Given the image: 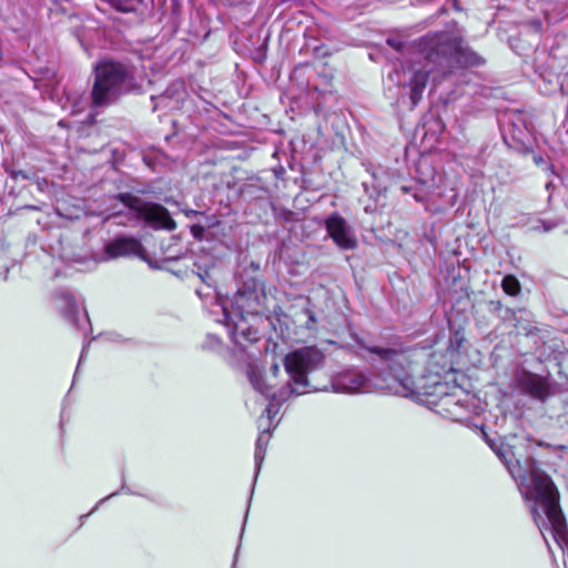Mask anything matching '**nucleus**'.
<instances>
[{
	"label": "nucleus",
	"mask_w": 568,
	"mask_h": 568,
	"mask_svg": "<svg viewBox=\"0 0 568 568\" xmlns=\"http://www.w3.org/2000/svg\"><path fill=\"white\" fill-rule=\"evenodd\" d=\"M247 377H248V381L252 384L253 388L256 392H258L260 394H262L265 397L271 396V389L265 384L264 377L257 368L250 366L248 371H247Z\"/></svg>",
	"instance_id": "obj_17"
},
{
	"label": "nucleus",
	"mask_w": 568,
	"mask_h": 568,
	"mask_svg": "<svg viewBox=\"0 0 568 568\" xmlns=\"http://www.w3.org/2000/svg\"><path fill=\"white\" fill-rule=\"evenodd\" d=\"M102 3L106 2V0H100Z\"/></svg>",
	"instance_id": "obj_32"
},
{
	"label": "nucleus",
	"mask_w": 568,
	"mask_h": 568,
	"mask_svg": "<svg viewBox=\"0 0 568 568\" xmlns=\"http://www.w3.org/2000/svg\"><path fill=\"white\" fill-rule=\"evenodd\" d=\"M387 44L394 48L396 51H402L404 48V43L397 39L389 38L387 39Z\"/></svg>",
	"instance_id": "obj_22"
},
{
	"label": "nucleus",
	"mask_w": 568,
	"mask_h": 568,
	"mask_svg": "<svg viewBox=\"0 0 568 568\" xmlns=\"http://www.w3.org/2000/svg\"><path fill=\"white\" fill-rule=\"evenodd\" d=\"M200 278L204 281V276L202 274H199Z\"/></svg>",
	"instance_id": "obj_31"
},
{
	"label": "nucleus",
	"mask_w": 568,
	"mask_h": 568,
	"mask_svg": "<svg viewBox=\"0 0 568 568\" xmlns=\"http://www.w3.org/2000/svg\"><path fill=\"white\" fill-rule=\"evenodd\" d=\"M305 313L307 314V317H308V321H307L306 325H307L308 328H311L313 326V324L316 323V318H315V316H314L312 311L306 310Z\"/></svg>",
	"instance_id": "obj_23"
},
{
	"label": "nucleus",
	"mask_w": 568,
	"mask_h": 568,
	"mask_svg": "<svg viewBox=\"0 0 568 568\" xmlns=\"http://www.w3.org/2000/svg\"><path fill=\"white\" fill-rule=\"evenodd\" d=\"M55 307L71 325L87 335L90 320L81 300L70 292L60 291L55 294Z\"/></svg>",
	"instance_id": "obj_7"
},
{
	"label": "nucleus",
	"mask_w": 568,
	"mask_h": 568,
	"mask_svg": "<svg viewBox=\"0 0 568 568\" xmlns=\"http://www.w3.org/2000/svg\"><path fill=\"white\" fill-rule=\"evenodd\" d=\"M225 324L230 327V337L240 347L244 346V343H254L258 341V332L248 325L244 316L231 315V313L224 308Z\"/></svg>",
	"instance_id": "obj_11"
},
{
	"label": "nucleus",
	"mask_w": 568,
	"mask_h": 568,
	"mask_svg": "<svg viewBox=\"0 0 568 568\" xmlns=\"http://www.w3.org/2000/svg\"><path fill=\"white\" fill-rule=\"evenodd\" d=\"M503 291L510 295L516 296L520 293V283L514 275H506L501 281Z\"/></svg>",
	"instance_id": "obj_21"
},
{
	"label": "nucleus",
	"mask_w": 568,
	"mask_h": 568,
	"mask_svg": "<svg viewBox=\"0 0 568 568\" xmlns=\"http://www.w3.org/2000/svg\"><path fill=\"white\" fill-rule=\"evenodd\" d=\"M233 568H235V562L233 564Z\"/></svg>",
	"instance_id": "obj_33"
},
{
	"label": "nucleus",
	"mask_w": 568,
	"mask_h": 568,
	"mask_svg": "<svg viewBox=\"0 0 568 568\" xmlns=\"http://www.w3.org/2000/svg\"><path fill=\"white\" fill-rule=\"evenodd\" d=\"M367 349L372 354H376L384 362L388 363L393 377V384H389L388 387L394 390L395 394L400 396L419 394V390L408 372L413 364L409 352L405 349L377 346L369 347Z\"/></svg>",
	"instance_id": "obj_5"
},
{
	"label": "nucleus",
	"mask_w": 568,
	"mask_h": 568,
	"mask_svg": "<svg viewBox=\"0 0 568 568\" xmlns=\"http://www.w3.org/2000/svg\"><path fill=\"white\" fill-rule=\"evenodd\" d=\"M503 463L520 485L526 486L524 497L529 503L534 521L546 539L549 531L555 541L564 548L568 542L567 526L559 506V493L548 475L541 471L531 457L524 462L513 459L514 453L509 446L495 448Z\"/></svg>",
	"instance_id": "obj_1"
},
{
	"label": "nucleus",
	"mask_w": 568,
	"mask_h": 568,
	"mask_svg": "<svg viewBox=\"0 0 568 568\" xmlns=\"http://www.w3.org/2000/svg\"><path fill=\"white\" fill-rule=\"evenodd\" d=\"M199 212L197 211H194V210H189L185 212L186 216H192V215H196Z\"/></svg>",
	"instance_id": "obj_26"
},
{
	"label": "nucleus",
	"mask_w": 568,
	"mask_h": 568,
	"mask_svg": "<svg viewBox=\"0 0 568 568\" xmlns=\"http://www.w3.org/2000/svg\"><path fill=\"white\" fill-rule=\"evenodd\" d=\"M514 384L520 393L540 402H545L551 395V384L549 379L526 369L516 371Z\"/></svg>",
	"instance_id": "obj_8"
},
{
	"label": "nucleus",
	"mask_w": 568,
	"mask_h": 568,
	"mask_svg": "<svg viewBox=\"0 0 568 568\" xmlns=\"http://www.w3.org/2000/svg\"><path fill=\"white\" fill-rule=\"evenodd\" d=\"M417 47L427 64L440 68L444 75L455 63L478 65L483 62L477 53L463 45L462 34L455 30L426 34L418 40Z\"/></svg>",
	"instance_id": "obj_3"
},
{
	"label": "nucleus",
	"mask_w": 568,
	"mask_h": 568,
	"mask_svg": "<svg viewBox=\"0 0 568 568\" xmlns=\"http://www.w3.org/2000/svg\"><path fill=\"white\" fill-rule=\"evenodd\" d=\"M202 232H203V227H201V226H192V234L195 237H200Z\"/></svg>",
	"instance_id": "obj_24"
},
{
	"label": "nucleus",
	"mask_w": 568,
	"mask_h": 568,
	"mask_svg": "<svg viewBox=\"0 0 568 568\" xmlns=\"http://www.w3.org/2000/svg\"><path fill=\"white\" fill-rule=\"evenodd\" d=\"M104 253H106V245L103 246V252L101 254H95L90 258L74 254L72 257H69V261L74 265H79L80 270H91L99 262H102L104 260Z\"/></svg>",
	"instance_id": "obj_18"
},
{
	"label": "nucleus",
	"mask_w": 568,
	"mask_h": 568,
	"mask_svg": "<svg viewBox=\"0 0 568 568\" xmlns=\"http://www.w3.org/2000/svg\"><path fill=\"white\" fill-rule=\"evenodd\" d=\"M232 307L236 315H263L267 311V296L264 287L256 281L246 282L234 294Z\"/></svg>",
	"instance_id": "obj_6"
},
{
	"label": "nucleus",
	"mask_w": 568,
	"mask_h": 568,
	"mask_svg": "<svg viewBox=\"0 0 568 568\" xmlns=\"http://www.w3.org/2000/svg\"><path fill=\"white\" fill-rule=\"evenodd\" d=\"M541 161H542V159H541V158H537V156H535V162H536V163H540Z\"/></svg>",
	"instance_id": "obj_30"
},
{
	"label": "nucleus",
	"mask_w": 568,
	"mask_h": 568,
	"mask_svg": "<svg viewBox=\"0 0 568 568\" xmlns=\"http://www.w3.org/2000/svg\"><path fill=\"white\" fill-rule=\"evenodd\" d=\"M134 77L123 64L109 61V103L134 89Z\"/></svg>",
	"instance_id": "obj_10"
},
{
	"label": "nucleus",
	"mask_w": 568,
	"mask_h": 568,
	"mask_svg": "<svg viewBox=\"0 0 568 568\" xmlns=\"http://www.w3.org/2000/svg\"><path fill=\"white\" fill-rule=\"evenodd\" d=\"M534 27L536 28V30H540L541 28V22L540 21H534Z\"/></svg>",
	"instance_id": "obj_28"
},
{
	"label": "nucleus",
	"mask_w": 568,
	"mask_h": 568,
	"mask_svg": "<svg viewBox=\"0 0 568 568\" xmlns=\"http://www.w3.org/2000/svg\"><path fill=\"white\" fill-rule=\"evenodd\" d=\"M271 435H272L271 426L267 425V427L260 433V435L256 439L255 453H254L255 477L257 476V474L261 470L263 460L265 458L266 446L270 442Z\"/></svg>",
	"instance_id": "obj_16"
},
{
	"label": "nucleus",
	"mask_w": 568,
	"mask_h": 568,
	"mask_svg": "<svg viewBox=\"0 0 568 568\" xmlns=\"http://www.w3.org/2000/svg\"><path fill=\"white\" fill-rule=\"evenodd\" d=\"M325 227L341 250H354L357 246V240L353 229L348 225L346 220L337 213L326 217Z\"/></svg>",
	"instance_id": "obj_9"
},
{
	"label": "nucleus",
	"mask_w": 568,
	"mask_h": 568,
	"mask_svg": "<svg viewBox=\"0 0 568 568\" xmlns=\"http://www.w3.org/2000/svg\"><path fill=\"white\" fill-rule=\"evenodd\" d=\"M332 385L335 392L359 393L368 390L367 378L357 371H347L339 374Z\"/></svg>",
	"instance_id": "obj_13"
},
{
	"label": "nucleus",
	"mask_w": 568,
	"mask_h": 568,
	"mask_svg": "<svg viewBox=\"0 0 568 568\" xmlns=\"http://www.w3.org/2000/svg\"><path fill=\"white\" fill-rule=\"evenodd\" d=\"M142 251L141 243L132 237H119L109 243V258L125 255H141Z\"/></svg>",
	"instance_id": "obj_15"
},
{
	"label": "nucleus",
	"mask_w": 568,
	"mask_h": 568,
	"mask_svg": "<svg viewBox=\"0 0 568 568\" xmlns=\"http://www.w3.org/2000/svg\"><path fill=\"white\" fill-rule=\"evenodd\" d=\"M271 369H272L273 375H274V376H276V375L278 374V372H280V366H278V364H274V365H272V368H271Z\"/></svg>",
	"instance_id": "obj_25"
},
{
	"label": "nucleus",
	"mask_w": 568,
	"mask_h": 568,
	"mask_svg": "<svg viewBox=\"0 0 568 568\" xmlns=\"http://www.w3.org/2000/svg\"><path fill=\"white\" fill-rule=\"evenodd\" d=\"M490 306H491V310L493 312L495 313H498V315L503 318V320H509V318H515L516 320V324L515 326L519 329H523L525 331L527 334L531 333V329L528 325H524L521 324V321L520 320H517L516 318V313L515 311L510 310V308H505L504 311V314H500V312L503 311V304L500 301H491L490 302Z\"/></svg>",
	"instance_id": "obj_19"
},
{
	"label": "nucleus",
	"mask_w": 568,
	"mask_h": 568,
	"mask_svg": "<svg viewBox=\"0 0 568 568\" xmlns=\"http://www.w3.org/2000/svg\"><path fill=\"white\" fill-rule=\"evenodd\" d=\"M116 199L121 201L128 212L124 214L123 211H109V220H114L115 224H124L122 221L124 216L130 220H143L155 229L168 231L176 229L175 221L164 206L155 203H145L140 197L130 193L120 194Z\"/></svg>",
	"instance_id": "obj_4"
},
{
	"label": "nucleus",
	"mask_w": 568,
	"mask_h": 568,
	"mask_svg": "<svg viewBox=\"0 0 568 568\" xmlns=\"http://www.w3.org/2000/svg\"><path fill=\"white\" fill-rule=\"evenodd\" d=\"M324 353L315 346H305L288 353L284 357L285 372L288 375L287 383L277 392L271 394L270 403L260 417V423L266 415L268 426L272 418L278 413V405L286 402L292 395H302L312 390H320L311 385L308 374L323 367Z\"/></svg>",
	"instance_id": "obj_2"
},
{
	"label": "nucleus",
	"mask_w": 568,
	"mask_h": 568,
	"mask_svg": "<svg viewBox=\"0 0 568 568\" xmlns=\"http://www.w3.org/2000/svg\"><path fill=\"white\" fill-rule=\"evenodd\" d=\"M85 352H87V346H83V349H82V353H81V356H80V359H79V364L82 363Z\"/></svg>",
	"instance_id": "obj_27"
},
{
	"label": "nucleus",
	"mask_w": 568,
	"mask_h": 568,
	"mask_svg": "<svg viewBox=\"0 0 568 568\" xmlns=\"http://www.w3.org/2000/svg\"><path fill=\"white\" fill-rule=\"evenodd\" d=\"M402 191H403L404 193H408L409 189H408L407 186H402Z\"/></svg>",
	"instance_id": "obj_29"
},
{
	"label": "nucleus",
	"mask_w": 568,
	"mask_h": 568,
	"mask_svg": "<svg viewBox=\"0 0 568 568\" xmlns=\"http://www.w3.org/2000/svg\"><path fill=\"white\" fill-rule=\"evenodd\" d=\"M430 72H433V69H416L415 67L406 69L403 67L402 74L404 78L408 75L406 85L409 88V99L413 106H416L420 101Z\"/></svg>",
	"instance_id": "obj_12"
},
{
	"label": "nucleus",
	"mask_w": 568,
	"mask_h": 568,
	"mask_svg": "<svg viewBox=\"0 0 568 568\" xmlns=\"http://www.w3.org/2000/svg\"><path fill=\"white\" fill-rule=\"evenodd\" d=\"M143 0H109V3L118 11L133 12Z\"/></svg>",
	"instance_id": "obj_20"
},
{
	"label": "nucleus",
	"mask_w": 568,
	"mask_h": 568,
	"mask_svg": "<svg viewBox=\"0 0 568 568\" xmlns=\"http://www.w3.org/2000/svg\"><path fill=\"white\" fill-rule=\"evenodd\" d=\"M106 102V61L100 60L94 65V84L92 90L93 106H101Z\"/></svg>",
	"instance_id": "obj_14"
}]
</instances>
